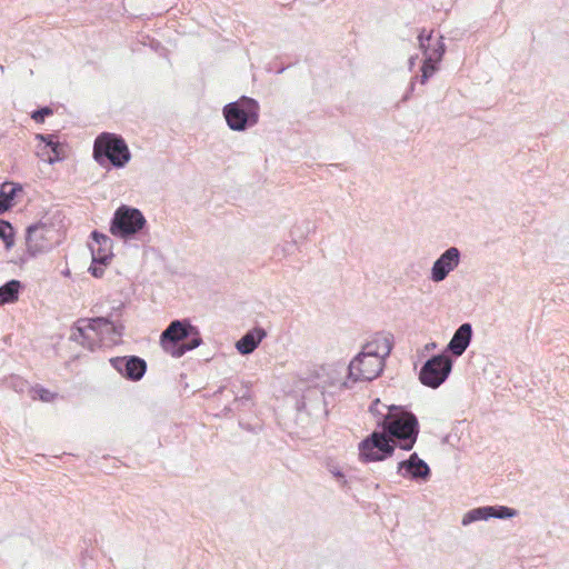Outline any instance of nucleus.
<instances>
[{
    "mask_svg": "<svg viewBox=\"0 0 569 569\" xmlns=\"http://www.w3.org/2000/svg\"><path fill=\"white\" fill-rule=\"evenodd\" d=\"M292 387L302 391L310 389H352L356 388L349 378V366L330 363L320 367L300 369L291 377Z\"/></svg>",
    "mask_w": 569,
    "mask_h": 569,
    "instance_id": "1",
    "label": "nucleus"
},
{
    "mask_svg": "<svg viewBox=\"0 0 569 569\" xmlns=\"http://www.w3.org/2000/svg\"><path fill=\"white\" fill-rule=\"evenodd\" d=\"M377 426L393 441L398 440L396 445L405 451L413 448L419 435L417 417L401 406L392 417L387 416L382 420H377Z\"/></svg>",
    "mask_w": 569,
    "mask_h": 569,
    "instance_id": "2",
    "label": "nucleus"
},
{
    "mask_svg": "<svg viewBox=\"0 0 569 569\" xmlns=\"http://www.w3.org/2000/svg\"><path fill=\"white\" fill-rule=\"evenodd\" d=\"M93 158L100 166L108 161L114 168H123L130 161L131 153L121 136L103 132L94 140Z\"/></svg>",
    "mask_w": 569,
    "mask_h": 569,
    "instance_id": "3",
    "label": "nucleus"
},
{
    "mask_svg": "<svg viewBox=\"0 0 569 569\" xmlns=\"http://www.w3.org/2000/svg\"><path fill=\"white\" fill-rule=\"evenodd\" d=\"M260 107L257 100L242 96L237 101L227 103L222 113L232 131H246L259 121Z\"/></svg>",
    "mask_w": 569,
    "mask_h": 569,
    "instance_id": "4",
    "label": "nucleus"
},
{
    "mask_svg": "<svg viewBox=\"0 0 569 569\" xmlns=\"http://www.w3.org/2000/svg\"><path fill=\"white\" fill-rule=\"evenodd\" d=\"M147 226L142 212L133 207L121 204L113 213L110 221V233L122 240L136 238Z\"/></svg>",
    "mask_w": 569,
    "mask_h": 569,
    "instance_id": "5",
    "label": "nucleus"
},
{
    "mask_svg": "<svg viewBox=\"0 0 569 569\" xmlns=\"http://www.w3.org/2000/svg\"><path fill=\"white\" fill-rule=\"evenodd\" d=\"M396 441L381 431H372L359 442V458L363 462L383 461L395 453Z\"/></svg>",
    "mask_w": 569,
    "mask_h": 569,
    "instance_id": "6",
    "label": "nucleus"
},
{
    "mask_svg": "<svg viewBox=\"0 0 569 569\" xmlns=\"http://www.w3.org/2000/svg\"><path fill=\"white\" fill-rule=\"evenodd\" d=\"M452 370V360L446 353L432 356L421 367L419 379L426 387L436 389L448 378Z\"/></svg>",
    "mask_w": 569,
    "mask_h": 569,
    "instance_id": "7",
    "label": "nucleus"
},
{
    "mask_svg": "<svg viewBox=\"0 0 569 569\" xmlns=\"http://www.w3.org/2000/svg\"><path fill=\"white\" fill-rule=\"evenodd\" d=\"M349 366V378L353 380L355 386L361 382H369L378 378L385 367L382 360L376 357H368L366 353H358L352 358Z\"/></svg>",
    "mask_w": 569,
    "mask_h": 569,
    "instance_id": "8",
    "label": "nucleus"
},
{
    "mask_svg": "<svg viewBox=\"0 0 569 569\" xmlns=\"http://www.w3.org/2000/svg\"><path fill=\"white\" fill-rule=\"evenodd\" d=\"M194 332L196 327L189 320H173L162 331L160 343L167 352L171 353V350H176L179 347V342L188 339Z\"/></svg>",
    "mask_w": 569,
    "mask_h": 569,
    "instance_id": "9",
    "label": "nucleus"
},
{
    "mask_svg": "<svg viewBox=\"0 0 569 569\" xmlns=\"http://www.w3.org/2000/svg\"><path fill=\"white\" fill-rule=\"evenodd\" d=\"M397 473L418 483L427 482L431 478L429 465L417 452L411 453L408 459L398 463Z\"/></svg>",
    "mask_w": 569,
    "mask_h": 569,
    "instance_id": "10",
    "label": "nucleus"
},
{
    "mask_svg": "<svg viewBox=\"0 0 569 569\" xmlns=\"http://www.w3.org/2000/svg\"><path fill=\"white\" fill-rule=\"evenodd\" d=\"M461 262V251L457 247L446 249L433 262L430 269V280L438 283L443 281Z\"/></svg>",
    "mask_w": 569,
    "mask_h": 569,
    "instance_id": "11",
    "label": "nucleus"
},
{
    "mask_svg": "<svg viewBox=\"0 0 569 569\" xmlns=\"http://www.w3.org/2000/svg\"><path fill=\"white\" fill-rule=\"evenodd\" d=\"M109 362L123 378L131 381H139L147 371V362L138 356L114 357Z\"/></svg>",
    "mask_w": 569,
    "mask_h": 569,
    "instance_id": "12",
    "label": "nucleus"
},
{
    "mask_svg": "<svg viewBox=\"0 0 569 569\" xmlns=\"http://www.w3.org/2000/svg\"><path fill=\"white\" fill-rule=\"evenodd\" d=\"M51 228L46 223H34L27 228L26 246L27 252L30 257H36L39 253L48 251L51 247V242L48 234L51 232Z\"/></svg>",
    "mask_w": 569,
    "mask_h": 569,
    "instance_id": "13",
    "label": "nucleus"
},
{
    "mask_svg": "<svg viewBox=\"0 0 569 569\" xmlns=\"http://www.w3.org/2000/svg\"><path fill=\"white\" fill-rule=\"evenodd\" d=\"M93 319H79L71 328L70 339L93 351L102 343Z\"/></svg>",
    "mask_w": 569,
    "mask_h": 569,
    "instance_id": "14",
    "label": "nucleus"
},
{
    "mask_svg": "<svg viewBox=\"0 0 569 569\" xmlns=\"http://www.w3.org/2000/svg\"><path fill=\"white\" fill-rule=\"evenodd\" d=\"M392 335L387 332H377L370 341L362 346L360 353H366L368 357H376L382 360L390 355L392 350Z\"/></svg>",
    "mask_w": 569,
    "mask_h": 569,
    "instance_id": "15",
    "label": "nucleus"
},
{
    "mask_svg": "<svg viewBox=\"0 0 569 569\" xmlns=\"http://www.w3.org/2000/svg\"><path fill=\"white\" fill-rule=\"evenodd\" d=\"M93 319L97 332L102 342L108 345L118 343L123 335L124 327L119 321H113L110 317H97Z\"/></svg>",
    "mask_w": 569,
    "mask_h": 569,
    "instance_id": "16",
    "label": "nucleus"
},
{
    "mask_svg": "<svg viewBox=\"0 0 569 569\" xmlns=\"http://www.w3.org/2000/svg\"><path fill=\"white\" fill-rule=\"evenodd\" d=\"M91 237L96 242L90 248L93 263L107 266L113 257L111 238L97 230L92 231Z\"/></svg>",
    "mask_w": 569,
    "mask_h": 569,
    "instance_id": "17",
    "label": "nucleus"
},
{
    "mask_svg": "<svg viewBox=\"0 0 569 569\" xmlns=\"http://www.w3.org/2000/svg\"><path fill=\"white\" fill-rule=\"evenodd\" d=\"M472 339V327L469 322L462 323L453 333L447 346V352L460 357L469 347Z\"/></svg>",
    "mask_w": 569,
    "mask_h": 569,
    "instance_id": "18",
    "label": "nucleus"
},
{
    "mask_svg": "<svg viewBox=\"0 0 569 569\" xmlns=\"http://www.w3.org/2000/svg\"><path fill=\"white\" fill-rule=\"evenodd\" d=\"M325 393H302L301 398L295 393L297 411H306L308 415L327 413Z\"/></svg>",
    "mask_w": 569,
    "mask_h": 569,
    "instance_id": "19",
    "label": "nucleus"
},
{
    "mask_svg": "<svg viewBox=\"0 0 569 569\" xmlns=\"http://www.w3.org/2000/svg\"><path fill=\"white\" fill-rule=\"evenodd\" d=\"M267 336L264 329L256 327L247 331L237 342L236 348L241 355H250L253 352L262 339Z\"/></svg>",
    "mask_w": 569,
    "mask_h": 569,
    "instance_id": "20",
    "label": "nucleus"
},
{
    "mask_svg": "<svg viewBox=\"0 0 569 569\" xmlns=\"http://www.w3.org/2000/svg\"><path fill=\"white\" fill-rule=\"evenodd\" d=\"M36 139L44 142V149L50 148V153L47 157V162L53 164L57 161H61L66 158L63 146L54 141L53 134H37Z\"/></svg>",
    "mask_w": 569,
    "mask_h": 569,
    "instance_id": "21",
    "label": "nucleus"
},
{
    "mask_svg": "<svg viewBox=\"0 0 569 569\" xmlns=\"http://www.w3.org/2000/svg\"><path fill=\"white\" fill-rule=\"evenodd\" d=\"M21 282L19 280H10L0 287V306L12 303L19 298Z\"/></svg>",
    "mask_w": 569,
    "mask_h": 569,
    "instance_id": "22",
    "label": "nucleus"
},
{
    "mask_svg": "<svg viewBox=\"0 0 569 569\" xmlns=\"http://www.w3.org/2000/svg\"><path fill=\"white\" fill-rule=\"evenodd\" d=\"M492 510H493V508H491V506H485V507H478V508L471 509L463 516L461 523L463 526H469L470 523L479 521V520H488L492 516V513H491Z\"/></svg>",
    "mask_w": 569,
    "mask_h": 569,
    "instance_id": "23",
    "label": "nucleus"
},
{
    "mask_svg": "<svg viewBox=\"0 0 569 569\" xmlns=\"http://www.w3.org/2000/svg\"><path fill=\"white\" fill-rule=\"evenodd\" d=\"M315 231L312 221L305 219L296 223L290 230L291 240L297 243L298 241L307 239V237Z\"/></svg>",
    "mask_w": 569,
    "mask_h": 569,
    "instance_id": "24",
    "label": "nucleus"
},
{
    "mask_svg": "<svg viewBox=\"0 0 569 569\" xmlns=\"http://www.w3.org/2000/svg\"><path fill=\"white\" fill-rule=\"evenodd\" d=\"M400 409V406L385 405L379 399H376L369 406V412L377 417L378 420H382L383 417H392L396 411Z\"/></svg>",
    "mask_w": 569,
    "mask_h": 569,
    "instance_id": "25",
    "label": "nucleus"
},
{
    "mask_svg": "<svg viewBox=\"0 0 569 569\" xmlns=\"http://www.w3.org/2000/svg\"><path fill=\"white\" fill-rule=\"evenodd\" d=\"M188 339L189 340L186 343L180 345L176 350H171V355L173 357L179 358V357L183 356L187 351L193 350L202 343L200 332L197 328H196V332L192 333L191 336H189Z\"/></svg>",
    "mask_w": 569,
    "mask_h": 569,
    "instance_id": "26",
    "label": "nucleus"
},
{
    "mask_svg": "<svg viewBox=\"0 0 569 569\" xmlns=\"http://www.w3.org/2000/svg\"><path fill=\"white\" fill-rule=\"evenodd\" d=\"M20 190L21 187L19 184H14L9 191L6 190V186L0 189V213L8 211L12 207V200L17 191Z\"/></svg>",
    "mask_w": 569,
    "mask_h": 569,
    "instance_id": "27",
    "label": "nucleus"
},
{
    "mask_svg": "<svg viewBox=\"0 0 569 569\" xmlns=\"http://www.w3.org/2000/svg\"><path fill=\"white\" fill-rule=\"evenodd\" d=\"M0 239L3 240L7 250L14 246L13 227L9 221L2 219H0Z\"/></svg>",
    "mask_w": 569,
    "mask_h": 569,
    "instance_id": "28",
    "label": "nucleus"
},
{
    "mask_svg": "<svg viewBox=\"0 0 569 569\" xmlns=\"http://www.w3.org/2000/svg\"><path fill=\"white\" fill-rule=\"evenodd\" d=\"M446 52V46L443 42V37H440L435 47H431L428 43V47L425 49V56L430 57V60L440 61Z\"/></svg>",
    "mask_w": 569,
    "mask_h": 569,
    "instance_id": "29",
    "label": "nucleus"
},
{
    "mask_svg": "<svg viewBox=\"0 0 569 569\" xmlns=\"http://www.w3.org/2000/svg\"><path fill=\"white\" fill-rule=\"evenodd\" d=\"M425 61H423V64L421 67V77H420V82L423 84L427 82V80L435 73V71L437 70V63L438 61L436 60H430V57L428 56H425Z\"/></svg>",
    "mask_w": 569,
    "mask_h": 569,
    "instance_id": "30",
    "label": "nucleus"
},
{
    "mask_svg": "<svg viewBox=\"0 0 569 569\" xmlns=\"http://www.w3.org/2000/svg\"><path fill=\"white\" fill-rule=\"evenodd\" d=\"M491 508H493L491 518L510 519L518 515L516 509L507 506H491Z\"/></svg>",
    "mask_w": 569,
    "mask_h": 569,
    "instance_id": "31",
    "label": "nucleus"
},
{
    "mask_svg": "<svg viewBox=\"0 0 569 569\" xmlns=\"http://www.w3.org/2000/svg\"><path fill=\"white\" fill-rule=\"evenodd\" d=\"M253 403L252 393H243L240 398H234L233 402L226 407L227 411L238 410L240 407H250Z\"/></svg>",
    "mask_w": 569,
    "mask_h": 569,
    "instance_id": "32",
    "label": "nucleus"
},
{
    "mask_svg": "<svg viewBox=\"0 0 569 569\" xmlns=\"http://www.w3.org/2000/svg\"><path fill=\"white\" fill-rule=\"evenodd\" d=\"M11 385H12L13 391H24L26 388H29L28 387V382L24 381L23 379L19 378V377H12L11 378ZM28 391H41V392H44V391H48V390L44 389V388H30V389H28Z\"/></svg>",
    "mask_w": 569,
    "mask_h": 569,
    "instance_id": "33",
    "label": "nucleus"
},
{
    "mask_svg": "<svg viewBox=\"0 0 569 569\" xmlns=\"http://www.w3.org/2000/svg\"><path fill=\"white\" fill-rule=\"evenodd\" d=\"M327 469L336 478V480L340 483L342 488L347 487L348 481L346 479V476L338 466L333 463H328Z\"/></svg>",
    "mask_w": 569,
    "mask_h": 569,
    "instance_id": "34",
    "label": "nucleus"
},
{
    "mask_svg": "<svg viewBox=\"0 0 569 569\" xmlns=\"http://www.w3.org/2000/svg\"><path fill=\"white\" fill-rule=\"evenodd\" d=\"M52 114V110L49 107H43L32 112V119L36 122H43L47 116Z\"/></svg>",
    "mask_w": 569,
    "mask_h": 569,
    "instance_id": "35",
    "label": "nucleus"
},
{
    "mask_svg": "<svg viewBox=\"0 0 569 569\" xmlns=\"http://www.w3.org/2000/svg\"><path fill=\"white\" fill-rule=\"evenodd\" d=\"M425 32L426 30L423 29L418 36L419 47L422 51L428 47L427 42L431 40L433 31H430L428 34Z\"/></svg>",
    "mask_w": 569,
    "mask_h": 569,
    "instance_id": "36",
    "label": "nucleus"
},
{
    "mask_svg": "<svg viewBox=\"0 0 569 569\" xmlns=\"http://www.w3.org/2000/svg\"><path fill=\"white\" fill-rule=\"evenodd\" d=\"M38 397L33 396V400H40L42 402H52L58 393H37Z\"/></svg>",
    "mask_w": 569,
    "mask_h": 569,
    "instance_id": "37",
    "label": "nucleus"
},
{
    "mask_svg": "<svg viewBox=\"0 0 569 569\" xmlns=\"http://www.w3.org/2000/svg\"><path fill=\"white\" fill-rule=\"evenodd\" d=\"M89 272L96 277V278H100L102 277L103 272H104V269L102 268V264H99V263H93L90 266L89 268Z\"/></svg>",
    "mask_w": 569,
    "mask_h": 569,
    "instance_id": "38",
    "label": "nucleus"
},
{
    "mask_svg": "<svg viewBox=\"0 0 569 569\" xmlns=\"http://www.w3.org/2000/svg\"><path fill=\"white\" fill-rule=\"evenodd\" d=\"M179 387L187 389L189 387H194V386L189 383L188 375L182 373V375H180Z\"/></svg>",
    "mask_w": 569,
    "mask_h": 569,
    "instance_id": "39",
    "label": "nucleus"
},
{
    "mask_svg": "<svg viewBox=\"0 0 569 569\" xmlns=\"http://www.w3.org/2000/svg\"><path fill=\"white\" fill-rule=\"evenodd\" d=\"M38 157H40L43 161L47 162V157L48 154H51L50 153V148H47L44 149V146L42 148H40L37 152Z\"/></svg>",
    "mask_w": 569,
    "mask_h": 569,
    "instance_id": "40",
    "label": "nucleus"
},
{
    "mask_svg": "<svg viewBox=\"0 0 569 569\" xmlns=\"http://www.w3.org/2000/svg\"><path fill=\"white\" fill-rule=\"evenodd\" d=\"M239 426H241L242 428H244V425L242 422H239ZM247 430H250L252 431L253 429H251L249 426L246 427Z\"/></svg>",
    "mask_w": 569,
    "mask_h": 569,
    "instance_id": "41",
    "label": "nucleus"
},
{
    "mask_svg": "<svg viewBox=\"0 0 569 569\" xmlns=\"http://www.w3.org/2000/svg\"><path fill=\"white\" fill-rule=\"evenodd\" d=\"M433 347H436V343L429 345V348H433Z\"/></svg>",
    "mask_w": 569,
    "mask_h": 569,
    "instance_id": "42",
    "label": "nucleus"
},
{
    "mask_svg": "<svg viewBox=\"0 0 569 569\" xmlns=\"http://www.w3.org/2000/svg\"><path fill=\"white\" fill-rule=\"evenodd\" d=\"M433 347H436V343L429 345V348H433Z\"/></svg>",
    "mask_w": 569,
    "mask_h": 569,
    "instance_id": "43",
    "label": "nucleus"
}]
</instances>
